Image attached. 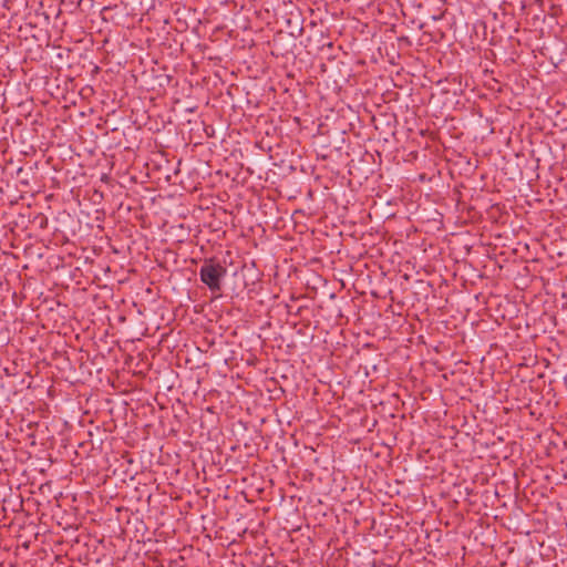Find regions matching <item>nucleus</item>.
<instances>
[{
	"label": "nucleus",
	"mask_w": 567,
	"mask_h": 567,
	"mask_svg": "<svg viewBox=\"0 0 567 567\" xmlns=\"http://www.w3.org/2000/svg\"><path fill=\"white\" fill-rule=\"evenodd\" d=\"M227 269L215 258L205 259L200 269L199 277L212 291H219L221 279L226 276Z\"/></svg>",
	"instance_id": "obj_1"
}]
</instances>
